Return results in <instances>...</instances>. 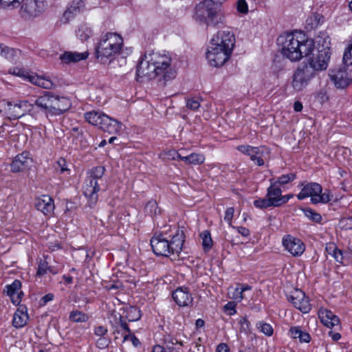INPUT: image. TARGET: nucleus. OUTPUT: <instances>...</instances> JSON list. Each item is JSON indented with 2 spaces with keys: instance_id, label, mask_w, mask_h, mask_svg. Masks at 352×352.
<instances>
[{
  "instance_id": "5701e85b",
  "label": "nucleus",
  "mask_w": 352,
  "mask_h": 352,
  "mask_svg": "<svg viewBox=\"0 0 352 352\" xmlns=\"http://www.w3.org/2000/svg\"><path fill=\"white\" fill-rule=\"evenodd\" d=\"M319 318L322 323L328 328L340 326V319L331 311L320 309L318 312Z\"/></svg>"
},
{
  "instance_id": "338daca9",
  "label": "nucleus",
  "mask_w": 352,
  "mask_h": 352,
  "mask_svg": "<svg viewBox=\"0 0 352 352\" xmlns=\"http://www.w3.org/2000/svg\"><path fill=\"white\" fill-rule=\"evenodd\" d=\"M299 339L301 342H309L310 341L311 338L309 333L302 331V333Z\"/></svg>"
},
{
  "instance_id": "c756f323",
  "label": "nucleus",
  "mask_w": 352,
  "mask_h": 352,
  "mask_svg": "<svg viewBox=\"0 0 352 352\" xmlns=\"http://www.w3.org/2000/svg\"><path fill=\"white\" fill-rule=\"evenodd\" d=\"M18 53L19 51L17 50L9 47L4 45H2V47L0 50V56L12 63H15L16 61Z\"/></svg>"
},
{
  "instance_id": "e2e57ef3",
  "label": "nucleus",
  "mask_w": 352,
  "mask_h": 352,
  "mask_svg": "<svg viewBox=\"0 0 352 352\" xmlns=\"http://www.w3.org/2000/svg\"><path fill=\"white\" fill-rule=\"evenodd\" d=\"M230 349L225 343L219 344L217 347V352H229Z\"/></svg>"
},
{
  "instance_id": "3c124183",
  "label": "nucleus",
  "mask_w": 352,
  "mask_h": 352,
  "mask_svg": "<svg viewBox=\"0 0 352 352\" xmlns=\"http://www.w3.org/2000/svg\"><path fill=\"white\" fill-rule=\"evenodd\" d=\"M235 307H236V305H235L234 302H228L224 306V309H225L226 311H229L228 314L230 316H232L236 313Z\"/></svg>"
},
{
  "instance_id": "052dcab7",
  "label": "nucleus",
  "mask_w": 352,
  "mask_h": 352,
  "mask_svg": "<svg viewBox=\"0 0 352 352\" xmlns=\"http://www.w3.org/2000/svg\"><path fill=\"white\" fill-rule=\"evenodd\" d=\"M290 333L294 338H300V335L302 333V331L300 329L299 327H292L290 329Z\"/></svg>"
},
{
  "instance_id": "774afa93",
  "label": "nucleus",
  "mask_w": 352,
  "mask_h": 352,
  "mask_svg": "<svg viewBox=\"0 0 352 352\" xmlns=\"http://www.w3.org/2000/svg\"><path fill=\"white\" fill-rule=\"evenodd\" d=\"M293 197V195L292 194H289V195H283L282 197L280 198V206H282L283 204L287 203L290 198Z\"/></svg>"
},
{
  "instance_id": "cd10ccee",
  "label": "nucleus",
  "mask_w": 352,
  "mask_h": 352,
  "mask_svg": "<svg viewBox=\"0 0 352 352\" xmlns=\"http://www.w3.org/2000/svg\"><path fill=\"white\" fill-rule=\"evenodd\" d=\"M21 287V283L19 280H15L11 285L6 286L7 295L10 297L12 303L14 305H19L20 302L19 294H18L16 296H15L17 292L20 290Z\"/></svg>"
},
{
  "instance_id": "a211bd4d",
  "label": "nucleus",
  "mask_w": 352,
  "mask_h": 352,
  "mask_svg": "<svg viewBox=\"0 0 352 352\" xmlns=\"http://www.w3.org/2000/svg\"><path fill=\"white\" fill-rule=\"evenodd\" d=\"M145 58H142L137 66L136 75L138 79L144 77H148V78H155V71L154 66L149 61V55L144 56Z\"/></svg>"
},
{
  "instance_id": "e433bc0d",
  "label": "nucleus",
  "mask_w": 352,
  "mask_h": 352,
  "mask_svg": "<svg viewBox=\"0 0 352 352\" xmlns=\"http://www.w3.org/2000/svg\"><path fill=\"white\" fill-rule=\"evenodd\" d=\"M272 199L269 197L256 199L254 201V206L258 208H267L269 207H276V202L274 201Z\"/></svg>"
},
{
  "instance_id": "4468645a",
  "label": "nucleus",
  "mask_w": 352,
  "mask_h": 352,
  "mask_svg": "<svg viewBox=\"0 0 352 352\" xmlns=\"http://www.w3.org/2000/svg\"><path fill=\"white\" fill-rule=\"evenodd\" d=\"M282 243L285 249L294 256H300L305 250L303 242L290 234L283 238Z\"/></svg>"
},
{
  "instance_id": "a878e982",
  "label": "nucleus",
  "mask_w": 352,
  "mask_h": 352,
  "mask_svg": "<svg viewBox=\"0 0 352 352\" xmlns=\"http://www.w3.org/2000/svg\"><path fill=\"white\" fill-rule=\"evenodd\" d=\"M27 80L31 83L46 89H52L55 87V84L48 78L34 74L27 76Z\"/></svg>"
},
{
  "instance_id": "ea45409f",
  "label": "nucleus",
  "mask_w": 352,
  "mask_h": 352,
  "mask_svg": "<svg viewBox=\"0 0 352 352\" xmlns=\"http://www.w3.org/2000/svg\"><path fill=\"white\" fill-rule=\"evenodd\" d=\"M160 157L164 160H175L177 158L181 160L182 157L175 150H169L160 153Z\"/></svg>"
},
{
  "instance_id": "2eb2a0df",
  "label": "nucleus",
  "mask_w": 352,
  "mask_h": 352,
  "mask_svg": "<svg viewBox=\"0 0 352 352\" xmlns=\"http://www.w3.org/2000/svg\"><path fill=\"white\" fill-rule=\"evenodd\" d=\"M7 106L8 107V114L10 116V118L18 119L25 115L32 105L27 100H20L14 104L8 101L7 102Z\"/></svg>"
},
{
  "instance_id": "6e6552de",
  "label": "nucleus",
  "mask_w": 352,
  "mask_h": 352,
  "mask_svg": "<svg viewBox=\"0 0 352 352\" xmlns=\"http://www.w3.org/2000/svg\"><path fill=\"white\" fill-rule=\"evenodd\" d=\"M311 197V201L314 204H327L331 201L333 195L329 190L322 192V187L318 183L311 182L303 186L301 191L297 195L299 200L307 197Z\"/></svg>"
},
{
  "instance_id": "7c9ffc66",
  "label": "nucleus",
  "mask_w": 352,
  "mask_h": 352,
  "mask_svg": "<svg viewBox=\"0 0 352 352\" xmlns=\"http://www.w3.org/2000/svg\"><path fill=\"white\" fill-rule=\"evenodd\" d=\"M181 160L188 164H201L205 161V156L203 154L192 153L188 156H182Z\"/></svg>"
},
{
  "instance_id": "f704fd0d",
  "label": "nucleus",
  "mask_w": 352,
  "mask_h": 352,
  "mask_svg": "<svg viewBox=\"0 0 352 352\" xmlns=\"http://www.w3.org/2000/svg\"><path fill=\"white\" fill-rule=\"evenodd\" d=\"M262 152L259 147H254L252 151L250 153V160L256 163L258 166H261L264 164V160L262 158Z\"/></svg>"
},
{
  "instance_id": "423d86ee",
  "label": "nucleus",
  "mask_w": 352,
  "mask_h": 352,
  "mask_svg": "<svg viewBox=\"0 0 352 352\" xmlns=\"http://www.w3.org/2000/svg\"><path fill=\"white\" fill-rule=\"evenodd\" d=\"M105 168L104 166H96L93 168L88 173L83 192L85 196L89 200L90 203L94 204L98 199V192L100 191V186L104 184L102 178Z\"/></svg>"
},
{
  "instance_id": "b1692460",
  "label": "nucleus",
  "mask_w": 352,
  "mask_h": 352,
  "mask_svg": "<svg viewBox=\"0 0 352 352\" xmlns=\"http://www.w3.org/2000/svg\"><path fill=\"white\" fill-rule=\"evenodd\" d=\"M86 0H73L70 6L64 12L63 19L64 22H68L71 19L74 18L76 14L83 10L85 6Z\"/></svg>"
},
{
  "instance_id": "393cba45",
  "label": "nucleus",
  "mask_w": 352,
  "mask_h": 352,
  "mask_svg": "<svg viewBox=\"0 0 352 352\" xmlns=\"http://www.w3.org/2000/svg\"><path fill=\"white\" fill-rule=\"evenodd\" d=\"M29 320L28 309L24 305H20L13 316L12 324L16 328H22L26 325Z\"/></svg>"
},
{
  "instance_id": "bb28decb",
  "label": "nucleus",
  "mask_w": 352,
  "mask_h": 352,
  "mask_svg": "<svg viewBox=\"0 0 352 352\" xmlns=\"http://www.w3.org/2000/svg\"><path fill=\"white\" fill-rule=\"evenodd\" d=\"M89 53L85 52H65L61 54L60 59L63 63L69 64L72 63H76L82 60H85L88 57Z\"/></svg>"
},
{
  "instance_id": "473e14b6",
  "label": "nucleus",
  "mask_w": 352,
  "mask_h": 352,
  "mask_svg": "<svg viewBox=\"0 0 352 352\" xmlns=\"http://www.w3.org/2000/svg\"><path fill=\"white\" fill-rule=\"evenodd\" d=\"M125 312L124 318L129 322L137 321L141 318L140 310L136 307H128L125 309Z\"/></svg>"
},
{
  "instance_id": "c85d7f7f",
  "label": "nucleus",
  "mask_w": 352,
  "mask_h": 352,
  "mask_svg": "<svg viewBox=\"0 0 352 352\" xmlns=\"http://www.w3.org/2000/svg\"><path fill=\"white\" fill-rule=\"evenodd\" d=\"M282 196V190L280 188L274 183H270V186L267 188L266 197L275 200L274 201L276 202V207L280 206V199Z\"/></svg>"
},
{
  "instance_id": "4c0bfd02",
  "label": "nucleus",
  "mask_w": 352,
  "mask_h": 352,
  "mask_svg": "<svg viewBox=\"0 0 352 352\" xmlns=\"http://www.w3.org/2000/svg\"><path fill=\"white\" fill-rule=\"evenodd\" d=\"M69 318L71 321L74 322H86L89 317L87 314L80 311H72L69 314Z\"/></svg>"
},
{
  "instance_id": "dca6fc26",
  "label": "nucleus",
  "mask_w": 352,
  "mask_h": 352,
  "mask_svg": "<svg viewBox=\"0 0 352 352\" xmlns=\"http://www.w3.org/2000/svg\"><path fill=\"white\" fill-rule=\"evenodd\" d=\"M329 76L335 86L339 89L345 88L352 81L346 71L342 69L331 70Z\"/></svg>"
},
{
  "instance_id": "a18cd8bd",
  "label": "nucleus",
  "mask_w": 352,
  "mask_h": 352,
  "mask_svg": "<svg viewBox=\"0 0 352 352\" xmlns=\"http://www.w3.org/2000/svg\"><path fill=\"white\" fill-rule=\"evenodd\" d=\"M48 266V263L46 261H41L38 267L37 275L41 276L45 274L47 272Z\"/></svg>"
},
{
  "instance_id": "4d7b16f0",
  "label": "nucleus",
  "mask_w": 352,
  "mask_h": 352,
  "mask_svg": "<svg viewBox=\"0 0 352 352\" xmlns=\"http://www.w3.org/2000/svg\"><path fill=\"white\" fill-rule=\"evenodd\" d=\"M56 164H57V169L58 168H60V172L62 173H63L64 171L67 170V168L66 166V161L65 159L63 158H60L57 162H56Z\"/></svg>"
},
{
  "instance_id": "f3484780",
  "label": "nucleus",
  "mask_w": 352,
  "mask_h": 352,
  "mask_svg": "<svg viewBox=\"0 0 352 352\" xmlns=\"http://www.w3.org/2000/svg\"><path fill=\"white\" fill-rule=\"evenodd\" d=\"M35 207L45 215H52L55 208L53 199L48 195H43L35 199Z\"/></svg>"
},
{
  "instance_id": "bf43d9fd",
  "label": "nucleus",
  "mask_w": 352,
  "mask_h": 352,
  "mask_svg": "<svg viewBox=\"0 0 352 352\" xmlns=\"http://www.w3.org/2000/svg\"><path fill=\"white\" fill-rule=\"evenodd\" d=\"M54 297V294H51V293L45 295L41 299V301H40L41 305H45L48 302L53 300Z\"/></svg>"
},
{
  "instance_id": "79ce46f5",
  "label": "nucleus",
  "mask_w": 352,
  "mask_h": 352,
  "mask_svg": "<svg viewBox=\"0 0 352 352\" xmlns=\"http://www.w3.org/2000/svg\"><path fill=\"white\" fill-rule=\"evenodd\" d=\"M305 216L316 223H320L322 220V217L319 213H317L311 208H307L304 210Z\"/></svg>"
},
{
  "instance_id": "0e129e2a",
  "label": "nucleus",
  "mask_w": 352,
  "mask_h": 352,
  "mask_svg": "<svg viewBox=\"0 0 352 352\" xmlns=\"http://www.w3.org/2000/svg\"><path fill=\"white\" fill-rule=\"evenodd\" d=\"M329 336L332 338L333 341H338L340 339L341 335L338 332H334L332 330L328 332Z\"/></svg>"
},
{
  "instance_id": "a19ab883",
  "label": "nucleus",
  "mask_w": 352,
  "mask_h": 352,
  "mask_svg": "<svg viewBox=\"0 0 352 352\" xmlns=\"http://www.w3.org/2000/svg\"><path fill=\"white\" fill-rule=\"evenodd\" d=\"M145 212L150 215H155L158 212H160V210L157 207V204L155 200H151L149 201L146 206H145Z\"/></svg>"
},
{
  "instance_id": "de8ad7c7",
  "label": "nucleus",
  "mask_w": 352,
  "mask_h": 352,
  "mask_svg": "<svg viewBox=\"0 0 352 352\" xmlns=\"http://www.w3.org/2000/svg\"><path fill=\"white\" fill-rule=\"evenodd\" d=\"M110 340L103 336L100 337L96 341V346L99 349H105L109 346Z\"/></svg>"
},
{
  "instance_id": "20e7f679",
  "label": "nucleus",
  "mask_w": 352,
  "mask_h": 352,
  "mask_svg": "<svg viewBox=\"0 0 352 352\" xmlns=\"http://www.w3.org/2000/svg\"><path fill=\"white\" fill-rule=\"evenodd\" d=\"M123 45V39L117 33L108 32L100 40L96 47V55L102 63L107 59L114 58L119 54Z\"/></svg>"
},
{
  "instance_id": "f03ea898",
  "label": "nucleus",
  "mask_w": 352,
  "mask_h": 352,
  "mask_svg": "<svg viewBox=\"0 0 352 352\" xmlns=\"http://www.w3.org/2000/svg\"><path fill=\"white\" fill-rule=\"evenodd\" d=\"M220 0H204L196 5L193 18L199 24L219 28L226 23L225 12Z\"/></svg>"
},
{
  "instance_id": "f257e3e1",
  "label": "nucleus",
  "mask_w": 352,
  "mask_h": 352,
  "mask_svg": "<svg viewBox=\"0 0 352 352\" xmlns=\"http://www.w3.org/2000/svg\"><path fill=\"white\" fill-rule=\"evenodd\" d=\"M283 44L281 52L291 61H298L303 57L308 58L307 66L314 70L322 71L327 69L330 59L329 48L315 50V43L302 32L295 31L281 36L278 39Z\"/></svg>"
},
{
  "instance_id": "c9c22d12",
  "label": "nucleus",
  "mask_w": 352,
  "mask_h": 352,
  "mask_svg": "<svg viewBox=\"0 0 352 352\" xmlns=\"http://www.w3.org/2000/svg\"><path fill=\"white\" fill-rule=\"evenodd\" d=\"M76 34L81 41H87L91 36L92 30L86 24H82L79 27Z\"/></svg>"
},
{
  "instance_id": "9d476101",
  "label": "nucleus",
  "mask_w": 352,
  "mask_h": 352,
  "mask_svg": "<svg viewBox=\"0 0 352 352\" xmlns=\"http://www.w3.org/2000/svg\"><path fill=\"white\" fill-rule=\"evenodd\" d=\"M19 13L24 20H30L39 16L45 9L43 0H22Z\"/></svg>"
},
{
  "instance_id": "39448f33",
  "label": "nucleus",
  "mask_w": 352,
  "mask_h": 352,
  "mask_svg": "<svg viewBox=\"0 0 352 352\" xmlns=\"http://www.w3.org/2000/svg\"><path fill=\"white\" fill-rule=\"evenodd\" d=\"M34 104L46 115L52 116L61 115L71 107L70 100L67 98L54 96L50 92H46L43 96L38 97Z\"/></svg>"
},
{
  "instance_id": "603ef678",
  "label": "nucleus",
  "mask_w": 352,
  "mask_h": 352,
  "mask_svg": "<svg viewBox=\"0 0 352 352\" xmlns=\"http://www.w3.org/2000/svg\"><path fill=\"white\" fill-rule=\"evenodd\" d=\"M234 208H232V207L228 208L226 210L224 219H225V221H228L230 224L232 222V219L234 216Z\"/></svg>"
},
{
  "instance_id": "864d4df0",
  "label": "nucleus",
  "mask_w": 352,
  "mask_h": 352,
  "mask_svg": "<svg viewBox=\"0 0 352 352\" xmlns=\"http://www.w3.org/2000/svg\"><path fill=\"white\" fill-rule=\"evenodd\" d=\"M107 333V329L103 326H98L94 329V334L99 337L104 336Z\"/></svg>"
},
{
  "instance_id": "6ab92c4d",
  "label": "nucleus",
  "mask_w": 352,
  "mask_h": 352,
  "mask_svg": "<svg viewBox=\"0 0 352 352\" xmlns=\"http://www.w3.org/2000/svg\"><path fill=\"white\" fill-rule=\"evenodd\" d=\"M161 71L155 69V78L160 82L162 86H165L166 83L174 79L176 76V71L171 66L168 65L166 67H161Z\"/></svg>"
},
{
  "instance_id": "ddd939ff",
  "label": "nucleus",
  "mask_w": 352,
  "mask_h": 352,
  "mask_svg": "<svg viewBox=\"0 0 352 352\" xmlns=\"http://www.w3.org/2000/svg\"><path fill=\"white\" fill-rule=\"evenodd\" d=\"M287 299L294 306L302 313H308L311 310V305L308 297L304 292L299 289H294L287 296Z\"/></svg>"
},
{
  "instance_id": "f8f14e48",
  "label": "nucleus",
  "mask_w": 352,
  "mask_h": 352,
  "mask_svg": "<svg viewBox=\"0 0 352 352\" xmlns=\"http://www.w3.org/2000/svg\"><path fill=\"white\" fill-rule=\"evenodd\" d=\"M235 43V35L230 30L218 31L210 41V45L228 50L229 52L233 51Z\"/></svg>"
},
{
  "instance_id": "49530a36",
  "label": "nucleus",
  "mask_w": 352,
  "mask_h": 352,
  "mask_svg": "<svg viewBox=\"0 0 352 352\" xmlns=\"http://www.w3.org/2000/svg\"><path fill=\"white\" fill-rule=\"evenodd\" d=\"M343 62L345 65L352 64V45H351L348 50L345 51L343 55Z\"/></svg>"
},
{
  "instance_id": "9b49d317",
  "label": "nucleus",
  "mask_w": 352,
  "mask_h": 352,
  "mask_svg": "<svg viewBox=\"0 0 352 352\" xmlns=\"http://www.w3.org/2000/svg\"><path fill=\"white\" fill-rule=\"evenodd\" d=\"M232 53L228 50L210 45L206 52V58L211 66L218 67L223 66L230 58Z\"/></svg>"
},
{
  "instance_id": "13d9d810",
  "label": "nucleus",
  "mask_w": 352,
  "mask_h": 352,
  "mask_svg": "<svg viewBox=\"0 0 352 352\" xmlns=\"http://www.w3.org/2000/svg\"><path fill=\"white\" fill-rule=\"evenodd\" d=\"M129 339L131 340V341L132 342L133 344L135 346H138L140 344V343L139 340L134 335H131V333L129 334L124 336V340H129Z\"/></svg>"
},
{
  "instance_id": "69168bd1",
  "label": "nucleus",
  "mask_w": 352,
  "mask_h": 352,
  "mask_svg": "<svg viewBox=\"0 0 352 352\" xmlns=\"http://www.w3.org/2000/svg\"><path fill=\"white\" fill-rule=\"evenodd\" d=\"M237 230L239 233H240L243 236H248L250 235V230L245 227H239Z\"/></svg>"
},
{
  "instance_id": "4be33fe9",
  "label": "nucleus",
  "mask_w": 352,
  "mask_h": 352,
  "mask_svg": "<svg viewBox=\"0 0 352 352\" xmlns=\"http://www.w3.org/2000/svg\"><path fill=\"white\" fill-rule=\"evenodd\" d=\"M32 162V159L30 157L28 152H23L17 155L10 164L11 170L13 173H17L23 170L29 164Z\"/></svg>"
},
{
  "instance_id": "1a4fd4ad",
  "label": "nucleus",
  "mask_w": 352,
  "mask_h": 352,
  "mask_svg": "<svg viewBox=\"0 0 352 352\" xmlns=\"http://www.w3.org/2000/svg\"><path fill=\"white\" fill-rule=\"evenodd\" d=\"M314 76L313 69L307 65L298 66L293 74L292 87L296 91H302Z\"/></svg>"
},
{
  "instance_id": "680f3d73",
  "label": "nucleus",
  "mask_w": 352,
  "mask_h": 352,
  "mask_svg": "<svg viewBox=\"0 0 352 352\" xmlns=\"http://www.w3.org/2000/svg\"><path fill=\"white\" fill-rule=\"evenodd\" d=\"M124 318L122 316L120 317V326L124 330H125L128 333V334H129L131 333V330Z\"/></svg>"
},
{
  "instance_id": "c03bdc74",
  "label": "nucleus",
  "mask_w": 352,
  "mask_h": 352,
  "mask_svg": "<svg viewBox=\"0 0 352 352\" xmlns=\"http://www.w3.org/2000/svg\"><path fill=\"white\" fill-rule=\"evenodd\" d=\"M200 107V102L198 98H191L186 99V107L188 109L196 111Z\"/></svg>"
},
{
  "instance_id": "7ed1b4c3",
  "label": "nucleus",
  "mask_w": 352,
  "mask_h": 352,
  "mask_svg": "<svg viewBox=\"0 0 352 352\" xmlns=\"http://www.w3.org/2000/svg\"><path fill=\"white\" fill-rule=\"evenodd\" d=\"M184 242V234L183 231L177 230L170 240H168L162 233L155 234L151 238L150 243L154 254L157 256L168 257L170 254L180 253Z\"/></svg>"
},
{
  "instance_id": "8fccbe9b",
  "label": "nucleus",
  "mask_w": 352,
  "mask_h": 352,
  "mask_svg": "<svg viewBox=\"0 0 352 352\" xmlns=\"http://www.w3.org/2000/svg\"><path fill=\"white\" fill-rule=\"evenodd\" d=\"M9 73L16 75V76H21L24 79H27V76L29 75L28 73H27L25 71H23L21 69H19L17 67H14V68L10 69Z\"/></svg>"
},
{
  "instance_id": "aec40b11",
  "label": "nucleus",
  "mask_w": 352,
  "mask_h": 352,
  "mask_svg": "<svg viewBox=\"0 0 352 352\" xmlns=\"http://www.w3.org/2000/svg\"><path fill=\"white\" fill-rule=\"evenodd\" d=\"M149 61H151V63L153 65L154 70L157 69V71H161V67L171 64L172 59L168 54L165 53L153 52L149 54Z\"/></svg>"
},
{
  "instance_id": "72a5a7b5",
  "label": "nucleus",
  "mask_w": 352,
  "mask_h": 352,
  "mask_svg": "<svg viewBox=\"0 0 352 352\" xmlns=\"http://www.w3.org/2000/svg\"><path fill=\"white\" fill-rule=\"evenodd\" d=\"M296 178V174L290 173L288 174L283 175L278 177L276 179L274 178L270 179V183H274V184H276L278 186L280 187V186L285 185L294 181Z\"/></svg>"
},
{
  "instance_id": "58836bf2",
  "label": "nucleus",
  "mask_w": 352,
  "mask_h": 352,
  "mask_svg": "<svg viewBox=\"0 0 352 352\" xmlns=\"http://www.w3.org/2000/svg\"><path fill=\"white\" fill-rule=\"evenodd\" d=\"M200 237L202 239V245L204 250H210L213 245L210 233L208 230H204L200 234Z\"/></svg>"
},
{
  "instance_id": "09e8293b",
  "label": "nucleus",
  "mask_w": 352,
  "mask_h": 352,
  "mask_svg": "<svg viewBox=\"0 0 352 352\" xmlns=\"http://www.w3.org/2000/svg\"><path fill=\"white\" fill-rule=\"evenodd\" d=\"M237 10L242 14L248 13V4L245 0H239L237 1Z\"/></svg>"
},
{
  "instance_id": "0eeeda50",
  "label": "nucleus",
  "mask_w": 352,
  "mask_h": 352,
  "mask_svg": "<svg viewBox=\"0 0 352 352\" xmlns=\"http://www.w3.org/2000/svg\"><path fill=\"white\" fill-rule=\"evenodd\" d=\"M86 120L109 134H117L121 129L122 124L99 111H91L85 114Z\"/></svg>"
},
{
  "instance_id": "6e6d98bb",
  "label": "nucleus",
  "mask_w": 352,
  "mask_h": 352,
  "mask_svg": "<svg viewBox=\"0 0 352 352\" xmlns=\"http://www.w3.org/2000/svg\"><path fill=\"white\" fill-rule=\"evenodd\" d=\"M254 147V146H252L250 145H240L238 146L236 148L239 151L241 152L242 153L248 155Z\"/></svg>"
},
{
  "instance_id": "2f4dec72",
  "label": "nucleus",
  "mask_w": 352,
  "mask_h": 352,
  "mask_svg": "<svg viewBox=\"0 0 352 352\" xmlns=\"http://www.w3.org/2000/svg\"><path fill=\"white\" fill-rule=\"evenodd\" d=\"M326 251L329 255L332 256L338 263H342L344 258L342 252L338 249L335 244H329L326 247Z\"/></svg>"
},
{
  "instance_id": "412c9836",
  "label": "nucleus",
  "mask_w": 352,
  "mask_h": 352,
  "mask_svg": "<svg viewBox=\"0 0 352 352\" xmlns=\"http://www.w3.org/2000/svg\"><path fill=\"white\" fill-rule=\"evenodd\" d=\"M172 296L175 302L180 307L188 306L192 302V298L187 287H179L175 289Z\"/></svg>"
},
{
  "instance_id": "37998d69",
  "label": "nucleus",
  "mask_w": 352,
  "mask_h": 352,
  "mask_svg": "<svg viewBox=\"0 0 352 352\" xmlns=\"http://www.w3.org/2000/svg\"><path fill=\"white\" fill-rule=\"evenodd\" d=\"M258 329L267 336H270L273 334V329L270 324L260 322L257 324Z\"/></svg>"
},
{
  "instance_id": "5fc2aeb1",
  "label": "nucleus",
  "mask_w": 352,
  "mask_h": 352,
  "mask_svg": "<svg viewBox=\"0 0 352 352\" xmlns=\"http://www.w3.org/2000/svg\"><path fill=\"white\" fill-rule=\"evenodd\" d=\"M244 296L241 292V291L237 287L234 289V292L232 293V298L237 302H241L243 299Z\"/></svg>"
}]
</instances>
